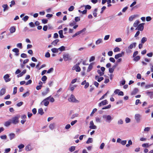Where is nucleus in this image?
<instances>
[{"label": "nucleus", "mask_w": 153, "mask_h": 153, "mask_svg": "<svg viewBox=\"0 0 153 153\" xmlns=\"http://www.w3.org/2000/svg\"><path fill=\"white\" fill-rule=\"evenodd\" d=\"M102 117L106 122L108 123H110L113 119L112 117L109 115L104 114Z\"/></svg>", "instance_id": "nucleus-1"}, {"label": "nucleus", "mask_w": 153, "mask_h": 153, "mask_svg": "<svg viewBox=\"0 0 153 153\" xmlns=\"http://www.w3.org/2000/svg\"><path fill=\"white\" fill-rule=\"evenodd\" d=\"M19 115H17L13 117L11 120L12 123L14 124L18 123L19 122Z\"/></svg>", "instance_id": "nucleus-2"}, {"label": "nucleus", "mask_w": 153, "mask_h": 153, "mask_svg": "<svg viewBox=\"0 0 153 153\" xmlns=\"http://www.w3.org/2000/svg\"><path fill=\"white\" fill-rule=\"evenodd\" d=\"M68 100L70 102H75L78 103L79 102V100L76 99L75 96H69L68 98Z\"/></svg>", "instance_id": "nucleus-3"}, {"label": "nucleus", "mask_w": 153, "mask_h": 153, "mask_svg": "<svg viewBox=\"0 0 153 153\" xmlns=\"http://www.w3.org/2000/svg\"><path fill=\"white\" fill-rule=\"evenodd\" d=\"M141 115L140 114H135V119L137 123H140L141 121Z\"/></svg>", "instance_id": "nucleus-4"}, {"label": "nucleus", "mask_w": 153, "mask_h": 153, "mask_svg": "<svg viewBox=\"0 0 153 153\" xmlns=\"http://www.w3.org/2000/svg\"><path fill=\"white\" fill-rule=\"evenodd\" d=\"M119 96H123L124 95L123 92L122 91H120V90L118 89H116L114 92L113 95H117Z\"/></svg>", "instance_id": "nucleus-5"}, {"label": "nucleus", "mask_w": 153, "mask_h": 153, "mask_svg": "<svg viewBox=\"0 0 153 153\" xmlns=\"http://www.w3.org/2000/svg\"><path fill=\"white\" fill-rule=\"evenodd\" d=\"M49 103V102L47 98H46L42 101L41 103V105H44L46 106H47Z\"/></svg>", "instance_id": "nucleus-6"}, {"label": "nucleus", "mask_w": 153, "mask_h": 153, "mask_svg": "<svg viewBox=\"0 0 153 153\" xmlns=\"http://www.w3.org/2000/svg\"><path fill=\"white\" fill-rule=\"evenodd\" d=\"M144 23H142L139 25L137 26V27L135 29L136 30H138L142 31L144 28L143 25H144Z\"/></svg>", "instance_id": "nucleus-7"}, {"label": "nucleus", "mask_w": 153, "mask_h": 153, "mask_svg": "<svg viewBox=\"0 0 153 153\" xmlns=\"http://www.w3.org/2000/svg\"><path fill=\"white\" fill-rule=\"evenodd\" d=\"M86 30V29L85 28H83L82 30L77 32L74 34L72 36V37H75L76 36L81 34V33L85 31Z\"/></svg>", "instance_id": "nucleus-8"}, {"label": "nucleus", "mask_w": 153, "mask_h": 153, "mask_svg": "<svg viewBox=\"0 0 153 153\" xmlns=\"http://www.w3.org/2000/svg\"><path fill=\"white\" fill-rule=\"evenodd\" d=\"M63 58L64 61H66L68 60H71V59L70 58V56L68 54H66L64 55Z\"/></svg>", "instance_id": "nucleus-9"}, {"label": "nucleus", "mask_w": 153, "mask_h": 153, "mask_svg": "<svg viewBox=\"0 0 153 153\" xmlns=\"http://www.w3.org/2000/svg\"><path fill=\"white\" fill-rule=\"evenodd\" d=\"M89 128L92 129H96L97 128V126L94 125V123L93 121H90V123Z\"/></svg>", "instance_id": "nucleus-10"}, {"label": "nucleus", "mask_w": 153, "mask_h": 153, "mask_svg": "<svg viewBox=\"0 0 153 153\" xmlns=\"http://www.w3.org/2000/svg\"><path fill=\"white\" fill-rule=\"evenodd\" d=\"M124 55V52L123 51H122L121 52V53H119L118 54H116L114 56V58L116 59H117L119 58L120 57H121Z\"/></svg>", "instance_id": "nucleus-11"}, {"label": "nucleus", "mask_w": 153, "mask_h": 153, "mask_svg": "<svg viewBox=\"0 0 153 153\" xmlns=\"http://www.w3.org/2000/svg\"><path fill=\"white\" fill-rule=\"evenodd\" d=\"M10 76L8 74H7L5 75L4 77V79L5 82H7L10 81V79L9 78Z\"/></svg>", "instance_id": "nucleus-12"}, {"label": "nucleus", "mask_w": 153, "mask_h": 153, "mask_svg": "<svg viewBox=\"0 0 153 153\" xmlns=\"http://www.w3.org/2000/svg\"><path fill=\"white\" fill-rule=\"evenodd\" d=\"M139 91V89L137 88H135L131 93V95H135L137 94Z\"/></svg>", "instance_id": "nucleus-13"}, {"label": "nucleus", "mask_w": 153, "mask_h": 153, "mask_svg": "<svg viewBox=\"0 0 153 153\" xmlns=\"http://www.w3.org/2000/svg\"><path fill=\"white\" fill-rule=\"evenodd\" d=\"M33 148L30 144L27 145L25 147V149L26 151H30L33 150Z\"/></svg>", "instance_id": "nucleus-14"}, {"label": "nucleus", "mask_w": 153, "mask_h": 153, "mask_svg": "<svg viewBox=\"0 0 153 153\" xmlns=\"http://www.w3.org/2000/svg\"><path fill=\"white\" fill-rule=\"evenodd\" d=\"M95 78L96 79H97V81L99 82H100L104 79V78L103 77H100L98 76H95Z\"/></svg>", "instance_id": "nucleus-15"}, {"label": "nucleus", "mask_w": 153, "mask_h": 153, "mask_svg": "<svg viewBox=\"0 0 153 153\" xmlns=\"http://www.w3.org/2000/svg\"><path fill=\"white\" fill-rule=\"evenodd\" d=\"M107 104L108 102L106 100H105L100 102L99 104V105L100 106H101L102 105H105Z\"/></svg>", "instance_id": "nucleus-16"}, {"label": "nucleus", "mask_w": 153, "mask_h": 153, "mask_svg": "<svg viewBox=\"0 0 153 153\" xmlns=\"http://www.w3.org/2000/svg\"><path fill=\"white\" fill-rule=\"evenodd\" d=\"M8 136L10 140H11L15 138V134L14 133H11L8 135Z\"/></svg>", "instance_id": "nucleus-17"}, {"label": "nucleus", "mask_w": 153, "mask_h": 153, "mask_svg": "<svg viewBox=\"0 0 153 153\" xmlns=\"http://www.w3.org/2000/svg\"><path fill=\"white\" fill-rule=\"evenodd\" d=\"M6 91V89L5 88H2L0 91V95H4Z\"/></svg>", "instance_id": "nucleus-18"}, {"label": "nucleus", "mask_w": 153, "mask_h": 153, "mask_svg": "<svg viewBox=\"0 0 153 153\" xmlns=\"http://www.w3.org/2000/svg\"><path fill=\"white\" fill-rule=\"evenodd\" d=\"M55 126V124L54 123H53L50 124L49 125V127L50 129L51 130H53Z\"/></svg>", "instance_id": "nucleus-19"}, {"label": "nucleus", "mask_w": 153, "mask_h": 153, "mask_svg": "<svg viewBox=\"0 0 153 153\" xmlns=\"http://www.w3.org/2000/svg\"><path fill=\"white\" fill-rule=\"evenodd\" d=\"M26 70H24L20 74H18L17 76L18 77L22 76L24 74L26 73Z\"/></svg>", "instance_id": "nucleus-20"}, {"label": "nucleus", "mask_w": 153, "mask_h": 153, "mask_svg": "<svg viewBox=\"0 0 153 153\" xmlns=\"http://www.w3.org/2000/svg\"><path fill=\"white\" fill-rule=\"evenodd\" d=\"M136 45V43L134 42L130 45L128 47V48L130 49H132L133 48V47H135Z\"/></svg>", "instance_id": "nucleus-21"}, {"label": "nucleus", "mask_w": 153, "mask_h": 153, "mask_svg": "<svg viewBox=\"0 0 153 153\" xmlns=\"http://www.w3.org/2000/svg\"><path fill=\"white\" fill-rule=\"evenodd\" d=\"M10 32L11 33H13L16 31V28L14 27H11L10 28Z\"/></svg>", "instance_id": "nucleus-22"}, {"label": "nucleus", "mask_w": 153, "mask_h": 153, "mask_svg": "<svg viewBox=\"0 0 153 153\" xmlns=\"http://www.w3.org/2000/svg\"><path fill=\"white\" fill-rule=\"evenodd\" d=\"M11 123H12V122L10 120H9L5 122L4 123V125L6 126H8L10 125Z\"/></svg>", "instance_id": "nucleus-23"}, {"label": "nucleus", "mask_w": 153, "mask_h": 153, "mask_svg": "<svg viewBox=\"0 0 153 153\" xmlns=\"http://www.w3.org/2000/svg\"><path fill=\"white\" fill-rule=\"evenodd\" d=\"M116 67L115 65H114L112 68H109V72L110 73H113L114 70V69Z\"/></svg>", "instance_id": "nucleus-24"}, {"label": "nucleus", "mask_w": 153, "mask_h": 153, "mask_svg": "<svg viewBox=\"0 0 153 153\" xmlns=\"http://www.w3.org/2000/svg\"><path fill=\"white\" fill-rule=\"evenodd\" d=\"M59 33L60 38H62L64 37V36L63 34V30H59Z\"/></svg>", "instance_id": "nucleus-25"}, {"label": "nucleus", "mask_w": 153, "mask_h": 153, "mask_svg": "<svg viewBox=\"0 0 153 153\" xmlns=\"http://www.w3.org/2000/svg\"><path fill=\"white\" fill-rule=\"evenodd\" d=\"M140 22L138 20H136L134 23L133 24V26L134 27H137L138 25L139 24V23Z\"/></svg>", "instance_id": "nucleus-26"}, {"label": "nucleus", "mask_w": 153, "mask_h": 153, "mask_svg": "<svg viewBox=\"0 0 153 153\" xmlns=\"http://www.w3.org/2000/svg\"><path fill=\"white\" fill-rule=\"evenodd\" d=\"M59 41V40L58 39H56L53 41L52 43L51 44L55 46L56 45L57 43Z\"/></svg>", "instance_id": "nucleus-27"}, {"label": "nucleus", "mask_w": 153, "mask_h": 153, "mask_svg": "<svg viewBox=\"0 0 153 153\" xmlns=\"http://www.w3.org/2000/svg\"><path fill=\"white\" fill-rule=\"evenodd\" d=\"M93 68V65L92 63H91L89 64V66L87 69V71L88 72H89Z\"/></svg>", "instance_id": "nucleus-28"}, {"label": "nucleus", "mask_w": 153, "mask_h": 153, "mask_svg": "<svg viewBox=\"0 0 153 153\" xmlns=\"http://www.w3.org/2000/svg\"><path fill=\"white\" fill-rule=\"evenodd\" d=\"M140 59V56H135L134 57V58L133 59V60L136 62H137L139 61Z\"/></svg>", "instance_id": "nucleus-29"}, {"label": "nucleus", "mask_w": 153, "mask_h": 153, "mask_svg": "<svg viewBox=\"0 0 153 153\" xmlns=\"http://www.w3.org/2000/svg\"><path fill=\"white\" fill-rule=\"evenodd\" d=\"M102 39H99L95 43L96 45H98L99 44L102 43Z\"/></svg>", "instance_id": "nucleus-30"}, {"label": "nucleus", "mask_w": 153, "mask_h": 153, "mask_svg": "<svg viewBox=\"0 0 153 153\" xmlns=\"http://www.w3.org/2000/svg\"><path fill=\"white\" fill-rule=\"evenodd\" d=\"M49 91V89L48 88H46L45 91L42 92V94L43 95H46Z\"/></svg>", "instance_id": "nucleus-31"}, {"label": "nucleus", "mask_w": 153, "mask_h": 153, "mask_svg": "<svg viewBox=\"0 0 153 153\" xmlns=\"http://www.w3.org/2000/svg\"><path fill=\"white\" fill-rule=\"evenodd\" d=\"M93 140L92 138H89L88 139V140L87 141L86 143L87 144L91 143L93 142Z\"/></svg>", "instance_id": "nucleus-32"}, {"label": "nucleus", "mask_w": 153, "mask_h": 153, "mask_svg": "<svg viewBox=\"0 0 153 153\" xmlns=\"http://www.w3.org/2000/svg\"><path fill=\"white\" fill-rule=\"evenodd\" d=\"M2 7L4 8L3 10L4 11H6L8 8V5L7 4H3Z\"/></svg>", "instance_id": "nucleus-33"}, {"label": "nucleus", "mask_w": 153, "mask_h": 153, "mask_svg": "<svg viewBox=\"0 0 153 153\" xmlns=\"http://www.w3.org/2000/svg\"><path fill=\"white\" fill-rule=\"evenodd\" d=\"M48 101H50L51 102H53L54 101V99L53 97H51L50 96L47 98Z\"/></svg>", "instance_id": "nucleus-34"}, {"label": "nucleus", "mask_w": 153, "mask_h": 153, "mask_svg": "<svg viewBox=\"0 0 153 153\" xmlns=\"http://www.w3.org/2000/svg\"><path fill=\"white\" fill-rule=\"evenodd\" d=\"M25 147V146L23 144H21L18 146V148L20 149L19 150V152H20L21 150H20L21 149L24 148Z\"/></svg>", "instance_id": "nucleus-35"}, {"label": "nucleus", "mask_w": 153, "mask_h": 153, "mask_svg": "<svg viewBox=\"0 0 153 153\" xmlns=\"http://www.w3.org/2000/svg\"><path fill=\"white\" fill-rule=\"evenodd\" d=\"M147 39L145 37L142 38L141 40V43L142 44H144L146 41Z\"/></svg>", "instance_id": "nucleus-36"}, {"label": "nucleus", "mask_w": 153, "mask_h": 153, "mask_svg": "<svg viewBox=\"0 0 153 153\" xmlns=\"http://www.w3.org/2000/svg\"><path fill=\"white\" fill-rule=\"evenodd\" d=\"M47 79V77L45 75L43 76L41 78L43 82L44 83H45V82Z\"/></svg>", "instance_id": "nucleus-37"}, {"label": "nucleus", "mask_w": 153, "mask_h": 153, "mask_svg": "<svg viewBox=\"0 0 153 153\" xmlns=\"http://www.w3.org/2000/svg\"><path fill=\"white\" fill-rule=\"evenodd\" d=\"M59 49L56 48H53L51 49V51L53 53H58V50Z\"/></svg>", "instance_id": "nucleus-38"}, {"label": "nucleus", "mask_w": 153, "mask_h": 153, "mask_svg": "<svg viewBox=\"0 0 153 153\" xmlns=\"http://www.w3.org/2000/svg\"><path fill=\"white\" fill-rule=\"evenodd\" d=\"M38 113L41 115H42L44 113L43 110L42 108H40L38 110Z\"/></svg>", "instance_id": "nucleus-39"}, {"label": "nucleus", "mask_w": 153, "mask_h": 153, "mask_svg": "<svg viewBox=\"0 0 153 153\" xmlns=\"http://www.w3.org/2000/svg\"><path fill=\"white\" fill-rule=\"evenodd\" d=\"M97 72L98 74H100V76H102L104 74V72H102L99 69H98L97 71Z\"/></svg>", "instance_id": "nucleus-40"}, {"label": "nucleus", "mask_w": 153, "mask_h": 153, "mask_svg": "<svg viewBox=\"0 0 153 153\" xmlns=\"http://www.w3.org/2000/svg\"><path fill=\"white\" fill-rule=\"evenodd\" d=\"M0 138L2 140H5L7 138V136L5 135H2L0 136Z\"/></svg>", "instance_id": "nucleus-41"}, {"label": "nucleus", "mask_w": 153, "mask_h": 153, "mask_svg": "<svg viewBox=\"0 0 153 153\" xmlns=\"http://www.w3.org/2000/svg\"><path fill=\"white\" fill-rule=\"evenodd\" d=\"M111 107V105L110 104L108 105L107 106L103 107L102 109H106L110 108Z\"/></svg>", "instance_id": "nucleus-42"}, {"label": "nucleus", "mask_w": 153, "mask_h": 153, "mask_svg": "<svg viewBox=\"0 0 153 153\" xmlns=\"http://www.w3.org/2000/svg\"><path fill=\"white\" fill-rule=\"evenodd\" d=\"M151 145H149L148 143H143L142 144V146L143 147H149Z\"/></svg>", "instance_id": "nucleus-43"}, {"label": "nucleus", "mask_w": 153, "mask_h": 153, "mask_svg": "<svg viewBox=\"0 0 153 153\" xmlns=\"http://www.w3.org/2000/svg\"><path fill=\"white\" fill-rule=\"evenodd\" d=\"M147 95L149 96H152L153 95V92L149 91H146V92Z\"/></svg>", "instance_id": "nucleus-44"}, {"label": "nucleus", "mask_w": 153, "mask_h": 153, "mask_svg": "<svg viewBox=\"0 0 153 153\" xmlns=\"http://www.w3.org/2000/svg\"><path fill=\"white\" fill-rule=\"evenodd\" d=\"M105 146V144L104 143H102L100 147V149H103L104 148Z\"/></svg>", "instance_id": "nucleus-45"}, {"label": "nucleus", "mask_w": 153, "mask_h": 153, "mask_svg": "<svg viewBox=\"0 0 153 153\" xmlns=\"http://www.w3.org/2000/svg\"><path fill=\"white\" fill-rule=\"evenodd\" d=\"M75 147L74 146H71L69 149V150L71 152H72L75 150Z\"/></svg>", "instance_id": "nucleus-46"}, {"label": "nucleus", "mask_w": 153, "mask_h": 153, "mask_svg": "<svg viewBox=\"0 0 153 153\" xmlns=\"http://www.w3.org/2000/svg\"><path fill=\"white\" fill-rule=\"evenodd\" d=\"M61 51H63L65 50V47L62 46L58 48Z\"/></svg>", "instance_id": "nucleus-47"}, {"label": "nucleus", "mask_w": 153, "mask_h": 153, "mask_svg": "<svg viewBox=\"0 0 153 153\" xmlns=\"http://www.w3.org/2000/svg\"><path fill=\"white\" fill-rule=\"evenodd\" d=\"M131 121V120L128 117H126L125 118V122L127 123H130Z\"/></svg>", "instance_id": "nucleus-48"}, {"label": "nucleus", "mask_w": 153, "mask_h": 153, "mask_svg": "<svg viewBox=\"0 0 153 153\" xmlns=\"http://www.w3.org/2000/svg\"><path fill=\"white\" fill-rule=\"evenodd\" d=\"M97 111V108H94L93 110L91 112L90 116H92L94 113L96 112Z\"/></svg>", "instance_id": "nucleus-49"}, {"label": "nucleus", "mask_w": 153, "mask_h": 153, "mask_svg": "<svg viewBox=\"0 0 153 153\" xmlns=\"http://www.w3.org/2000/svg\"><path fill=\"white\" fill-rule=\"evenodd\" d=\"M83 7H85V9L90 10L91 8V7L90 5H87L86 6H84Z\"/></svg>", "instance_id": "nucleus-50"}, {"label": "nucleus", "mask_w": 153, "mask_h": 153, "mask_svg": "<svg viewBox=\"0 0 153 153\" xmlns=\"http://www.w3.org/2000/svg\"><path fill=\"white\" fill-rule=\"evenodd\" d=\"M151 128L149 127H147L145 128L144 129V131H149L150 130Z\"/></svg>", "instance_id": "nucleus-51"}, {"label": "nucleus", "mask_w": 153, "mask_h": 153, "mask_svg": "<svg viewBox=\"0 0 153 153\" xmlns=\"http://www.w3.org/2000/svg\"><path fill=\"white\" fill-rule=\"evenodd\" d=\"M120 51V49L118 47H116L114 49V52H116Z\"/></svg>", "instance_id": "nucleus-52"}, {"label": "nucleus", "mask_w": 153, "mask_h": 153, "mask_svg": "<svg viewBox=\"0 0 153 153\" xmlns=\"http://www.w3.org/2000/svg\"><path fill=\"white\" fill-rule=\"evenodd\" d=\"M80 71L81 68L80 67L78 66H77L76 68V72H79Z\"/></svg>", "instance_id": "nucleus-53"}, {"label": "nucleus", "mask_w": 153, "mask_h": 153, "mask_svg": "<svg viewBox=\"0 0 153 153\" xmlns=\"http://www.w3.org/2000/svg\"><path fill=\"white\" fill-rule=\"evenodd\" d=\"M10 151V148L5 149V152L4 153H8Z\"/></svg>", "instance_id": "nucleus-54"}, {"label": "nucleus", "mask_w": 153, "mask_h": 153, "mask_svg": "<svg viewBox=\"0 0 153 153\" xmlns=\"http://www.w3.org/2000/svg\"><path fill=\"white\" fill-rule=\"evenodd\" d=\"M12 51L16 53H18L19 52V50L17 48H15L13 49Z\"/></svg>", "instance_id": "nucleus-55"}, {"label": "nucleus", "mask_w": 153, "mask_h": 153, "mask_svg": "<svg viewBox=\"0 0 153 153\" xmlns=\"http://www.w3.org/2000/svg\"><path fill=\"white\" fill-rule=\"evenodd\" d=\"M17 46L20 49H22V43H19L17 44Z\"/></svg>", "instance_id": "nucleus-56"}, {"label": "nucleus", "mask_w": 153, "mask_h": 153, "mask_svg": "<svg viewBox=\"0 0 153 153\" xmlns=\"http://www.w3.org/2000/svg\"><path fill=\"white\" fill-rule=\"evenodd\" d=\"M27 55L24 53H22L21 54V56L22 58H26L27 57Z\"/></svg>", "instance_id": "nucleus-57"}, {"label": "nucleus", "mask_w": 153, "mask_h": 153, "mask_svg": "<svg viewBox=\"0 0 153 153\" xmlns=\"http://www.w3.org/2000/svg\"><path fill=\"white\" fill-rule=\"evenodd\" d=\"M117 123L118 124H122L123 123V121L122 120L120 119L117 122Z\"/></svg>", "instance_id": "nucleus-58"}, {"label": "nucleus", "mask_w": 153, "mask_h": 153, "mask_svg": "<svg viewBox=\"0 0 153 153\" xmlns=\"http://www.w3.org/2000/svg\"><path fill=\"white\" fill-rule=\"evenodd\" d=\"M29 17L27 16H25L23 19V20L25 21L26 22L28 19Z\"/></svg>", "instance_id": "nucleus-59"}, {"label": "nucleus", "mask_w": 153, "mask_h": 153, "mask_svg": "<svg viewBox=\"0 0 153 153\" xmlns=\"http://www.w3.org/2000/svg\"><path fill=\"white\" fill-rule=\"evenodd\" d=\"M17 88L16 87H15L13 89V94L14 95L16 94L17 93Z\"/></svg>", "instance_id": "nucleus-60"}, {"label": "nucleus", "mask_w": 153, "mask_h": 153, "mask_svg": "<svg viewBox=\"0 0 153 153\" xmlns=\"http://www.w3.org/2000/svg\"><path fill=\"white\" fill-rule=\"evenodd\" d=\"M74 7L73 6H71L69 8L68 10L69 11H72L74 10Z\"/></svg>", "instance_id": "nucleus-61"}, {"label": "nucleus", "mask_w": 153, "mask_h": 153, "mask_svg": "<svg viewBox=\"0 0 153 153\" xmlns=\"http://www.w3.org/2000/svg\"><path fill=\"white\" fill-rule=\"evenodd\" d=\"M53 70V68H50L47 71V73L49 74L51 73V72H52Z\"/></svg>", "instance_id": "nucleus-62"}, {"label": "nucleus", "mask_w": 153, "mask_h": 153, "mask_svg": "<svg viewBox=\"0 0 153 153\" xmlns=\"http://www.w3.org/2000/svg\"><path fill=\"white\" fill-rule=\"evenodd\" d=\"M109 60L112 62L114 63L115 62V60L114 58L113 57H110L109 58Z\"/></svg>", "instance_id": "nucleus-63"}, {"label": "nucleus", "mask_w": 153, "mask_h": 153, "mask_svg": "<svg viewBox=\"0 0 153 153\" xmlns=\"http://www.w3.org/2000/svg\"><path fill=\"white\" fill-rule=\"evenodd\" d=\"M126 53H130L132 52V51L128 48L126 50Z\"/></svg>", "instance_id": "nucleus-64"}]
</instances>
